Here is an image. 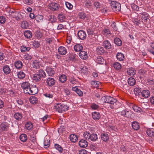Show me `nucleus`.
<instances>
[{
    "label": "nucleus",
    "mask_w": 154,
    "mask_h": 154,
    "mask_svg": "<svg viewBox=\"0 0 154 154\" xmlns=\"http://www.w3.org/2000/svg\"><path fill=\"white\" fill-rule=\"evenodd\" d=\"M68 107L66 105L61 103H56L55 104L54 109L60 113H62L67 110Z\"/></svg>",
    "instance_id": "nucleus-1"
},
{
    "label": "nucleus",
    "mask_w": 154,
    "mask_h": 154,
    "mask_svg": "<svg viewBox=\"0 0 154 154\" xmlns=\"http://www.w3.org/2000/svg\"><path fill=\"white\" fill-rule=\"evenodd\" d=\"M84 138L86 140L89 141H92L95 142L98 139L97 135L96 134H91L88 132H85L83 134Z\"/></svg>",
    "instance_id": "nucleus-2"
},
{
    "label": "nucleus",
    "mask_w": 154,
    "mask_h": 154,
    "mask_svg": "<svg viewBox=\"0 0 154 154\" xmlns=\"http://www.w3.org/2000/svg\"><path fill=\"white\" fill-rule=\"evenodd\" d=\"M45 72L42 70H39L37 74L33 75L32 78L34 80L37 82L40 81L42 77L45 78Z\"/></svg>",
    "instance_id": "nucleus-3"
},
{
    "label": "nucleus",
    "mask_w": 154,
    "mask_h": 154,
    "mask_svg": "<svg viewBox=\"0 0 154 154\" xmlns=\"http://www.w3.org/2000/svg\"><path fill=\"white\" fill-rule=\"evenodd\" d=\"M111 8L115 12H119L121 9V5L119 2H116L112 1L110 3Z\"/></svg>",
    "instance_id": "nucleus-4"
},
{
    "label": "nucleus",
    "mask_w": 154,
    "mask_h": 154,
    "mask_svg": "<svg viewBox=\"0 0 154 154\" xmlns=\"http://www.w3.org/2000/svg\"><path fill=\"white\" fill-rule=\"evenodd\" d=\"M21 87L23 89L24 93L27 94L30 88L29 83L27 82L23 83L21 85Z\"/></svg>",
    "instance_id": "nucleus-5"
},
{
    "label": "nucleus",
    "mask_w": 154,
    "mask_h": 154,
    "mask_svg": "<svg viewBox=\"0 0 154 154\" xmlns=\"http://www.w3.org/2000/svg\"><path fill=\"white\" fill-rule=\"evenodd\" d=\"M60 7L59 5L56 3H52L50 4L49 8L52 11H57Z\"/></svg>",
    "instance_id": "nucleus-6"
},
{
    "label": "nucleus",
    "mask_w": 154,
    "mask_h": 154,
    "mask_svg": "<svg viewBox=\"0 0 154 154\" xmlns=\"http://www.w3.org/2000/svg\"><path fill=\"white\" fill-rule=\"evenodd\" d=\"M46 83L47 86L49 87L52 86L55 84V80L53 78L49 77L47 79Z\"/></svg>",
    "instance_id": "nucleus-7"
},
{
    "label": "nucleus",
    "mask_w": 154,
    "mask_h": 154,
    "mask_svg": "<svg viewBox=\"0 0 154 154\" xmlns=\"http://www.w3.org/2000/svg\"><path fill=\"white\" fill-rule=\"evenodd\" d=\"M140 95H141V97L145 98H147L149 97L150 95V93L149 91L147 90H143L141 92Z\"/></svg>",
    "instance_id": "nucleus-8"
},
{
    "label": "nucleus",
    "mask_w": 154,
    "mask_h": 154,
    "mask_svg": "<svg viewBox=\"0 0 154 154\" xmlns=\"http://www.w3.org/2000/svg\"><path fill=\"white\" fill-rule=\"evenodd\" d=\"M101 33L103 35L107 37H109L111 35L109 29L106 28H104Z\"/></svg>",
    "instance_id": "nucleus-9"
},
{
    "label": "nucleus",
    "mask_w": 154,
    "mask_h": 154,
    "mask_svg": "<svg viewBox=\"0 0 154 154\" xmlns=\"http://www.w3.org/2000/svg\"><path fill=\"white\" fill-rule=\"evenodd\" d=\"M29 91L27 94L31 95H34L37 93L38 92V89L36 86H32L30 87L29 89Z\"/></svg>",
    "instance_id": "nucleus-10"
},
{
    "label": "nucleus",
    "mask_w": 154,
    "mask_h": 154,
    "mask_svg": "<svg viewBox=\"0 0 154 154\" xmlns=\"http://www.w3.org/2000/svg\"><path fill=\"white\" fill-rule=\"evenodd\" d=\"M79 146L82 148H85L87 147L88 145V143L85 140L81 139L79 142Z\"/></svg>",
    "instance_id": "nucleus-11"
},
{
    "label": "nucleus",
    "mask_w": 154,
    "mask_h": 154,
    "mask_svg": "<svg viewBox=\"0 0 154 154\" xmlns=\"http://www.w3.org/2000/svg\"><path fill=\"white\" fill-rule=\"evenodd\" d=\"M78 36L80 39L83 40L86 38V35L84 31L80 30L78 33Z\"/></svg>",
    "instance_id": "nucleus-12"
},
{
    "label": "nucleus",
    "mask_w": 154,
    "mask_h": 154,
    "mask_svg": "<svg viewBox=\"0 0 154 154\" xmlns=\"http://www.w3.org/2000/svg\"><path fill=\"white\" fill-rule=\"evenodd\" d=\"M92 116L93 119L95 121L98 120L101 117L100 113L97 112H93Z\"/></svg>",
    "instance_id": "nucleus-13"
},
{
    "label": "nucleus",
    "mask_w": 154,
    "mask_h": 154,
    "mask_svg": "<svg viewBox=\"0 0 154 154\" xmlns=\"http://www.w3.org/2000/svg\"><path fill=\"white\" fill-rule=\"evenodd\" d=\"M79 56L81 58L84 60L87 59L88 57L87 53L84 51H81L79 53Z\"/></svg>",
    "instance_id": "nucleus-14"
},
{
    "label": "nucleus",
    "mask_w": 154,
    "mask_h": 154,
    "mask_svg": "<svg viewBox=\"0 0 154 154\" xmlns=\"http://www.w3.org/2000/svg\"><path fill=\"white\" fill-rule=\"evenodd\" d=\"M3 71L5 75H8L11 72V69L8 65H5L3 66Z\"/></svg>",
    "instance_id": "nucleus-15"
},
{
    "label": "nucleus",
    "mask_w": 154,
    "mask_h": 154,
    "mask_svg": "<svg viewBox=\"0 0 154 154\" xmlns=\"http://www.w3.org/2000/svg\"><path fill=\"white\" fill-rule=\"evenodd\" d=\"M59 53L61 55H64L67 53V50L63 46L60 47L58 49Z\"/></svg>",
    "instance_id": "nucleus-16"
},
{
    "label": "nucleus",
    "mask_w": 154,
    "mask_h": 154,
    "mask_svg": "<svg viewBox=\"0 0 154 154\" xmlns=\"http://www.w3.org/2000/svg\"><path fill=\"white\" fill-rule=\"evenodd\" d=\"M72 90L75 91L79 96H82L83 95V93L82 91L78 89L77 87H73Z\"/></svg>",
    "instance_id": "nucleus-17"
},
{
    "label": "nucleus",
    "mask_w": 154,
    "mask_h": 154,
    "mask_svg": "<svg viewBox=\"0 0 154 154\" xmlns=\"http://www.w3.org/2000/svg\"><path fill=\"white\" fill-rule=\"evenodd\" d=\"M14 117L17 120L20 121L22 118L23 115L21 113L17 112L14 114Z\"/></svg>",
    "instance_id": "nucleus-18"
},
{
    "label": "nucleus",
    "mask_w": 154,
    "mask_h": 154,
    "mask_svg": "<svg viewBox=\"0 0 154 154\" xmlns=\"http://www.w3.org/2000/svg\"><path fill=\"white\" fill-rule=\"evenodd\" d=\"M103 45L104 48L106 49H110L111 47L110 43L108 40H106L103 42Z\"/></svg>",
    "instance_id": "nucleus-19"
},
{
    "label": "nucleus",
    "mask_w": 154,
    "mask_h": 154,
    "mask_svg": "<svg viewBox=\"0 0 154 154\" xmlns=\"http://www.w3.org/2000/svg\"><path fill=\"white\" fill-rule=\"evenodd\" d=\"M106 103L112 104L116 101V99L113 97L107 96V98L106 100Z\"/></svg>",
    "instance_id": "nucleus-20"
},
{
    "label": "nucleus",
    "mask_w": 154,
    "mask_h": 154,
    "mask_svg": "<svg viewBox=\"0 0 154 154\" xmlns=\"http://www.w3.org/2000/svg\"><path fill=\"white\" fill-rule=\"evenodd\" d=\"M101 139L104 142H107L109 140V137L108 134L104 133L101 135Z\"/></svg>",
    "instance_id": "nucleus-21"
},
{
    "label": "nucleus",
    "mask_w": 154,
    "mask_h": 154,
    "mask_svg": "<svg viewBox=\"0 0 154 154\" xmlns=\"http://www.w3.org/2000/svg\"><path fill=\"white\" fill-rule=\"evenodd\" d=\"M113 105L110 106V108L112 109H117L120 106L121 104L118 101H117L116 99V101L115 103H114L113 104Z\"/></svg>",
    "instance_id": "nucleus-22"
},
{
    "label": "nucleus",
    "mask_w": 154,
    "mask_h": 154,
    "mask_svg": "<svg viewBox=\"0 0 154 154\" xmlns=\"http://www.w3.org/2000/svg\"><path fill=\"white\" fill-rule=\"evenodd\" d=\"M69 57L71 60L75 61L76 60L78 56L74 53H71L69 55Z\"/></svg>",
    "instance_id": "nucleus-23"
},
{
    "label": "nucleus",
    "mask_w": 154,
    "mask_h": 154,
    "mask_svg": "<svg viewBox=\"0 0 154 154\" xmlns=\"http://www.w3.org/2000/svg\"><path fill=\"white\" fill-rule=\"evenodd\" d=\"M140 17L142 19H148L150 18V17L149 14L145 12H143L140 13Z\"/></svg>",
    "instance_id": "nucleus-24"
},
{
    "label": "nucleus",
    "mask_w": 154,
    "mask_h": 154,
    "mask_svg": "<svg viewBox=\"0 0 154 154\" xmlns=\"http://www.w3.org/2000/svg\"><path fill=\"white\" fill-rule=\"evenodd\" d=\"M136 71L133 68L128 69L127 70L128 74L131 76H133L136 73Z\"/></svg>",
    "instance_id": "nucleus-25"
},
{
    "label": "nucleus",
    "mask_w": 154,
    "mask_h": 154,
    "mask_svg": "<svg viewBox=\"0 0 154 154\" xmlns=\"http://www.w3.org/2000/svg\"><path fill=\"white\" fill-rule=\"evenodd\" d=\"M146 133L149 137H154V129H149L147 130Z\"/></svg>",
    "instance_id": "nucleus-26"
},
{
    "label": "nucleus",
    "mask_w": 154,
    "mask_h": 154,
    "mask_svg": "<svg viewBox=\"0 0 154 154\" xmlns=\"http://www.w3.org/2000/svg\"><path fill=\"white\" fill-rule=\"evenodd\" d=\"M46 72L49 76H52L54 73V70L51 67H48L46 69Z\"/></svg>",
    "instance_id": "nucleus-27"
},
{
    "label": "nucleus",
    "mask_w": 154,
    "mask_h": 154,
    "mask_svg": "<svg viewBox=\"0 0 154 154\" xmlns=\"http://www.w3.org/2000/svg\"><path fill=\"white\" fill-rule=\"evenodd\" d=\"M132 127L133 129L137 130L140 128V125L137 122L134 121L132 123Z\"/></svg>",
    "instance_id": "nucleus-28"
},
{
    "label": "nucleus",
    "mask_w": 154,
    "mask_h": 154,
    "mask_svg": "<svg viewBox=\"0 0 154 154\" xmlns=\"http://www.w3.org/2000/svg\"><path fill=\"white\" fill-rule=\"evenodd\" d=\"M136 82L135 79L132 77H130L128 79V85L131 86L134 85Z\"/></svg>",
    "instance_id": "nucleus-29"
},
{
    "label": "nucleus",
    "mask_w": 154,
    "mask_h": 154,
    "mask_svg": "<svg viewBox=\"0 0 154 154\" xmlns=\"http://www.w3.org/2000/svg\"><path fill=\"white\" fill-rule=\"evenodd\" d=\"M8 127V124L6 122H4L1 125V129L3 131H7Z\"/></svg>",
    "instance_id": "nucleus-30"
},
{
    "label": "nucleus",
    "mask_w": 154,
    "mask_h": 154,
    "mask_svg": "<svg viewBox=\"0 0 154 154\" xmlns=\"http://www.w3.org/2000/svg\"><path fill=\"white\" fill-rule=\"evenodd\" d=\"M74 48L75 51L79 52L82 51L81 50L83 49V47L81 45L78 44L75 45Z\"/></svg>",
    "instance_id": "nucleus-31"
},
{
    "label": "nucleus",
    "mask_w": 154,
    "mask_h": 154,
    "mask_svg": "<svg viewBox=\"0 0 154 154\" xmlns=\"http://www.w3.org/2000/svg\"><path fill=\"white\" fill-rule=\"evenodd\" d=\"M40 64L37 60H35L33 61L32 64V67L35 69H38L40 67Z\"/></svg>",
    "instance_id": "nucleus-32"
},
{
    "label": "nucleus",
    "mask_w": 154,
    "mask_h": 154,
    "mask_svg": "<svg viewBox=\"0 0 154 154\" xmlns=\"http://www.w3.org/2000/svg\"><path fill=\"white\" fill-rule=\"evenodd\" d=\"M24 35L25 37L27 38H32V33L29 30L25 31L24 32Z\"/></svg>",
    "instance_id": "nucleus-33"
},
{
    "label": "nucleus",
    "mask_w": 154,
    "mask_h": 154,
    "mask_svg": "<svg viewBox=\"0 0 154 154\" xmlns=\"http://www.w3.org/2000/svg\"><path fill=\"white\" fill-rule=\"evenodd\" d=\"M29 101L30 103L34 104L37 103L38 100L36 97L35 96H32L30 97Z\"/></svg>",
    "instance_id": "nucleus-34"
},
{
    "label": "nucleus",
    "mask_w": 154,
    "mask_h": 154,
    "mask_svg": "<svg viewBox=\"0 0 154 154\" xmlns=\"http://www.w3.org/2000/svg\"><path fill=\"white\" fill-rule=\"evenodd\" d=\"M29 24L26 20L23 21L21 23V27L23 29H26L29 27Z\"/></svg>",
    "instance_id": "nucleus-35"
},
{
    "label": "nucleus",
    "mask_w": 154,
    "mask_h": 154,
    "mask_svg": "<svg viewBox=\"0 0 154 154\" xmlns=\"http://www.w3.org/2000/svg\"><path fill=\"white\" fill-rule=\"evenodd\" d=\"M70 140L73 143L75 142L78 140L77 136L74 134H71L69 136Z\"/></svg>",
    "instance_id": "nucleus-36"
},
{
    "label": "nucleus",
    "mask_w": 154,
    "mask_h": 154,
    "mask_svg": "<svg viewBox=\"0 0 154 154\" xmlns=\"http://www.w3.org/2000/svg\"><path fill=\"white\" fill-rule=\"evenodd\" d=\"M141 88L138 85H136L135 86L134 89V92L135 94H139L140 93H141Z\"/></svg>",
    "instance_id": "nucleus-37"
},
{
    "label": "nucleus",
    "mask_w": 154,
    "mask_h": 154,
    "mask_svg": "<svg viewBox=\"0 0 154 154\" xmlns=\"http://www.w3.org/2000/svg\"><path fill=\"white\" fill-rule=\"evenodd\" d=\"M96 52L98 54L101 55L104 52V50L103 47H98L96 49Z\"/></svg>",
    "instance_id": "nucleus-38"
},
{
    "label": "nucleus",
    "mask_w": 154,
    "mask_h": 154,
    "mask_svg": "<svg viewBox=\"0 0 154 154\" xmlns=\"http://www.w3.org/2000/svg\"><path fill=\"white\" fill-rule=\"evenodd\" d=\"M14 65L16 68L20 69L22 67L23 64L21 61L20 60H17L15 62Z\"/></svg>",
    "instance_id": "nucleus-39"
},
{
    "label": "nucleus",
    "mask_w": 154,
    "mask_h": 154,
    "mask_svg": "<svg viewBox=\"0 0 154 154\" xmlns=\"http://www.w3.org/2000/svg\"><path fill=\"white\" fill-rule=\"evenodd\" d=\"M91 84L93 87L97 88H99L100 85V83L98 81H93L91 82Z\"/></svg>",
    "instance_id": "nucleus-40"
},
{
    "label": "nucleus",
    "mask_w": 154,
    "mask_h": 154,
    "mask_svg": "<svg viewBox=\"0 0 154 154\" xmlns=\"http://www.w3.org/2000/svg\"><path fill=\"white\" fill-rule=\"evenodd\" d=\"M116 57L119 61H122L124 58V56L121 53H118L116 54Z\"/></svg>",
    "instance_id": "nucleus-41"
},
{
    "label": "nucleus",
    "mask_w": 154,
    "mask_h": 154,
    "mask_svg": "<svg viewBox=\"0 0 154 154\" xmlns=\"http://www.w3.org/2000/svg\"><path fill=\"white\" fill-rule=\"evenodd\" d=\"M115 43L118 46H120L122 44V42L121 40L118 38H116L114 39Z\"/></svg>",
    "instance_id": "nucleus-42"
},
{
    "label": "nucleus",
    "mask_w": 154,
    "mask_h": 154,
    "mask_svg": "<svg viewBox=\"0 0 154 154\" xmlns=\"http://www.w3.org/2000/svg\"><path fill=\"white\" fill-rule=\"evenodd\" d=\"M25 127L27 130H30L33 128L32 123L30 122H28L25 124Z\"/></svg>",
    "instance_id": "nucleus-43"
},
{
    "label": "nucleus",
    "mask_w": 154,
    "mask_h": 154,
    "mask_svg": "<svg viewBox=\"0 0 154 154\" xmlns=\"http://www.w3.org/2000/svg\"><path fill=\"white\" fill-rule=\"evenodd\" d=\"M96 61L98 64H103L105 62L104 59L101 57H97Z\"/></svg>",
    "instance_id": "nucleus-44"
},
{
    "label": "nucleus",
    "mask_w": 154,
    "mask_h": 154,
    "mask_svg": "<svg viewBox=\"0 0 154 154\" xmlns=\"http://www.w3.org/2000/svg\"><path fill=\"white\" fill-rule=\"evenodd\" d=\"M113 66L114 68L118 70L121 69V65L119 63L115 62L113 64Z\"/></svg>",
    "instance_id": "nucleus-45"
},
{
    "label": "nucleus",
    "mask_w": 154,
    "mask_h": 154,
    "mask_svg": "<svg viewBox=\"0 0 154 154\" xmlns=\"http://www.w3.org/2000/svg\"><path fill=\"white\" fill-rule=\"evenodd\" d=\"M67 79L66 76L65 75H61L59 78V80L61 82L64 83L66 81Z\"/></svg>",
    "instance_id": "nucleus-46"
},
{
    "label": "nucleus",
    "mask_w": 154,
    "mask_h": 154,
    "mask_svg": "<svg viewBox=\"0 0 154 154\" xmlns=\"http://www.w3.org/2000/svg\"><path fill=\"white\" fill-rule=\"evenodd\" d=\"M20 139L23 142H26L27 140V137L25 134H22L20 136Z\"/></svg>",
    "instance_id": "nucleus-47"
},
{
    "label": "nucleus",
    "mask_w": 154,
    "mask_h": 154,
    "mask_svg": "<svg viewBox=\"0 0 154 154\" xmlns=\"http://www.w3.org/2000/svg\"><path fill=\"white\" fill-rule=\"evenodd\" d=\"M17 75L18 78L20 79H23L25 76V73L22 71H20L18 72Z\"/></svg>",
    "instance_id": "nucleus-48"
},
{
    "label": "nucleus",
    "mask_w": 154,
    "mask_h": 154,
    "mask_svg": "<svg viewBox=\"0 0 154 154\" xmlns=\"http://www.w3.org/2000/svg\"><path fill=\"white\" fill-rule=\"evenodd\" d=\"M132 108L136 112H140L142 111L141 108L136 106H133Z\"/></svg>",
    "instance_id": "nucleus-49"
},
{
    "label": "nucleus",
    "mask_w": 154,
    "mask_h": 154,
    "mask_svg": "<svg viewBox=\"0 0 154 154\" xmlns=\"http://www.w3.org/2000/svg\"><path fill=\"white\" fill-rule=\"evenodd\" d=\"M43 95L49 99L52 98L53 97V94L49 92L44 93Z\"/></svg>",
    "instance_id": "nucleus-50"
},
{
    "label": "nucleus",
    "mask_w": 154,
    "mask_h": 154,
    "mask_svg": "<svg viewBox=\"0 0 154 154\" xmlns=\"http://www.w3.org/2000/svg\"><path fill=\"white\" fill-rule=\"evenodd\" d=\"M90 107L91 108L94 110H98L100 109L99 106L94 103H92L91 104Z\"/></svg>",
    "instance_id": "nucleus-51"
},
{
    "label": "nucleus",
    "mask_w": 154,
    "mask_h": 154,
    "mask_svg": "<svg viewBox=\"0 0 154 154\" xmlns=\"http://www.w3.org/2000/svg\"><path fill=\"white\" fill-rule=\"evenodd\" d=\"M150 45L152 49H148V51L154 55V42L151 43Z\"/></svg>",
    "instance_id": "nucleus-52"
},
{
    "label": "nucleus",
    "mask_w": 154,
    "mask_h": 154,
    "mask_svg": "<svg viewBox=\"0 0 154 154\" xmlns=\"http://www.w3.org/2000/svg\"><path fill=\"white\" fill-rule=\"evenodd\" d=\"M86 15L85 13L83 12L79 13L78 15L79 18L81 19H84L86 17Z\"/></svg>",
    "instance_id": "nucleus-53"
},
{
    "label": "nucleus",
    "mask_w": 154,
    "mask_h": 154,
    "mask_svg": "<svg viewBox=\"0 0 154 154\" xmlns=\"http://www.w3.org/2000/svg\"><path fill=\"white\" fill-rule=\"evenodd\" d=\"M30 48L29 47H26L24 45L21 47V51L22 52H25L26 51H29Z\"/></svg>",
    "instance_id": "nucleus-54"
},
{
    "label": "nucleus",
    "mask_w": 154,
    "mask_h": 154,
    "mask_svg": "<svg viewBox=\"0 0 154 154\" xmlns=\"http://www.w3.org/2000/svg\"><path fill=\"white\" fill-rule=\"evenodd\" d=\"M54 147L57 150L60 152H62L63 151V148L57 144H55Z\"/></svg>",
    "instance_id": "nucleus-55"
},
{
    "label": "nucleus",
    "mask_w": 154,
    "mask_h": 154,
    "mask_svg": "<svg viewBox=\"0 0 154 154\" xmlns=\"http://www.w3.org/2000/svg\"><path fill=\"white\" fill-rule=\"evenodd\" d=\"M131 7L132 9L135 11H138L139 9V7L134 4H131Z\"/></svg>",
    "instance_id": "nucleus-56"
},
{
    "label": "nucleus",
    "mask_w": 154,
    "mask_h": 154,
    "mask_svg": "<svg viewBox=\"0 0 154 154\" xmlns=\"http://www.w3.org/2000/svg\"><path fill=\"white\" fill-rule=\"evenodd\" d=\"M50 141L49 140L45 139L44 140V144L45 148H47L50 145Z\"/></svg>",
    "instance_id": "nucleus-57"
},
{
    "label": "nucleus",
    "mask_w": 154,
    "mask_h": 154,
    "mask_svg": "<svg viewBox=\"0 0 154 154\" xmlns=\"http://www.w3.org/2000/svg\"><path fill=\"white\" fill-rule=\"evenodd\" d=\"M101 11L102 13L107 14L109 12L108 9L106 8H102L100 10Z\"/></svg>",
    "instance_id": "nucleus-58"
},
{
    "label": "nucleus",
    "mask_w": 154,
    "mask_h": 154,
    "mask_svg": "<svg viewBox=\"0 0 154 154\" xmlns=\"http://www.w3.org/2000/svg\"><path fill=\"white\" fill-rule=\"evenodd\" d=\"M35 35L36 36L39 38H41L42 36V32L38 30L36 31Z\"/></svg>",
    "instance_id": "nucleus-59"
},
{
    "label": "nucleus",
    "mask_w": 154,
    "mask_h": 154,
    "mask_svg": "<svg viewBox=\"0 0 154 154\" xmlns=\"http://www.w3.org/2000/svg\"><path fill=\"white\" fill-rule=\"evenodd\" d=\"M85 5L87 8H89L91 6L92 3L90 1H88L85 2Z\"/></svg>",
    "instance_id": "nucleus-60"
},
{
    "label": "nucleus",
    "mask_w": 154,
    "mask_h": 154,
    "mask_svg": "<svg viewBox=\"0 0 154 154\" xmlns=\"http://www.w3.org/2000/svg\"><path fill=\"white\" fill-rule=\"evenodd\" d=\"M69 81L73 85L76 84V79L72 77L70 78Z\"/></svg>",
    "instance_id": "nucleus-61"
},
{
    "label": "nucleus",
    "mask_w": 154,
    "mask_h": 154,
    "mask_svg": "<svg viewBox=\"0 0 154 154\" xmlns=\"http://www.w3.org/2000/svg\"><path fill=\"white\" fill-rule=\"evenodd\" d=\"M94 7L96 9L99 8L101 6V4L99 2H95L94 4Z\"/></svg>",
    "instance_id": "nucleus-62"
},
{
    "label": "nucleus",
    "mask_w": 154,
    "mask_h": 154,
    "mask_svg": "<svg viewBox=\"0 0 154 154\" xmlns=\"http://www.w3.org/2000/svg\"><path fill=\"white\" fill-rule=\"evenodd\" d=\"M40 44L38 41H35L33 42L32 45L35 48H38Z\"/></svg>",
    "instance_id": "nucleus-63"
},
{
    "label": "nucleus",
    "mask_w": 154,
    "mask_h": 154,
    "mask_svg": "<svg viewBox=\"0 0 154 154\" xmlns=\"http://www.w3.org/2000/svg\"><path fill=\"white\" fill-rule=\"evenodd\" d=\"M65 4L67 8L69 9H71L73 7L72 5L69 2H66Z\"/></svg>",
    "instance_id": "nucleus-64"
}]
</instances>
